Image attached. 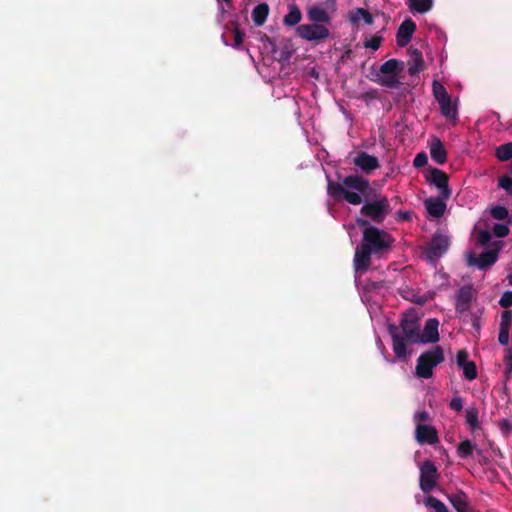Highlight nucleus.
I'll list each match as a JSON object with an SVG mask.
<instances>
[{
  "mask_svg": "<svg viewBox=\"0 0 512 512\" xmlns=\"http://www.w3.org/2000/svg\"><path fill=\"white\" fill-rule=\"evenodd\" d=\"M440 105L441 114L448 119L457 118V109L451 102V97L438 102Z\"/></svg>",
  "mask_w": 512,
  "mask_h": 512,
  "instance_id": "nucleus-25",
  "label": "nucleus"
},
{
  "mask_svg": "<svg viewBox=\"0 0 512 512\" xmlns=\"http://www.w3.org/2000/svg\"><path fill=\"white\" fill-rule=\"evenodd\" d=\"M399 293L406 300H409L419 305L425 304L429 299L426 295L419 294V292L415 291L414 289L408 286L401 287L399 289Z\"/></svg>",
  "mask_w": 512,
  "mask_h": 512,
  "instance_id": "nucleus-20",
  "label": "nucleus"
},
{
  "mask_svg": "<svg viewBox=\"0 0 512 512\" xmlns=\"http://www.w3.org/2000/svg\"><path fill=\"white\" fill-rule=\"evenodd\" d=\"M233 34H234V43L233 46L236 49H241L243 45V39L245 34L240 30L237 24L234 25L233 28Z\"/></svg>",
  "mask_w": 512,
  "mask_h": 512,
  "instance_id": "nucleus-38",
  "label": "nucleus"
},
{
  "mask_svg": "<svg viewBox=\"0 0 512 512\" xmlns=\"http://www.w3.org/2000/svg\"><path fill=\"white\" fill-rule=\"evenodd\" d=\"M439 322H426L421 331L419 322L389 323L388 331L392 338V349L398 359L406 358L409 354V344L436 343L439 341Z\"/></svg>",
  "mask_w": 512,
  "mask_h": 512,
  "instance_id": "nucleus-2",
  "label": "nucleus"
},
{
  "mask_svg": "<svg viewBox=\"0 0 512 512\" xmlns=\"http://www.w3.org/2000/svg\"><path fill=\"white\" fill-rule=\"evenodd\" d=\"M498 186L504 189L508 195H512V178L508 175H503L498 179Z\"/></svg>",
  "mask_w": 512,
  "mask_h": 512,
  "instance_id": "nucleus-36",
  "label": "nucleus"
},
{
  "mask_svg": "<svg viewBox=\"0 0 512 512\" xmlns=\"http://www.w3.org/2000/svg\"><path fill=\"white\" fill-rule=\"evenodd\" d=\"M359 227H363L362 242L355 249L353 264L356 271L366 272L371 265V256L383 257L392 251L394 238L385 230L370 224L362 217L356 218Z\"/></svg>",
  "mask_w": 512,
  "mask_h": 512,
  "instance_id": "nucleus-1",
  "label": "nucleus"
},
{
  "mask_svg": "<svg viewBox=\"0 0 512 512\" xmlns=\"http://www.w3.org/2000/svg\"><path fill=\"white\" fill-rule=\"evenodd\" d=\"M491 216L496 220H507V223H512V217H509L508 209L504 206L497 205L490 209Z\"/></svg>",
  "mask_w": 512,
  "mask_h": 512,
  "instance_id": "nucleus-28",
  "label": "nucleus"
},
{
  "mask_svg": "<svg viewBox=\"0 0 512 512\" xmlns=\"http://www.w3.org/2000/svg\"><path fill=\"white\" fill-rule=\"evenodd\" d=\"M475 297V291L472 286L465 285L462 286L456 295V310L459 312H464L469 310L470 305Z\"/></svg>",
  "mask_w": 512,
  "mask_h": 512,
  "instance_id": "nucleus-12",
  "label": "nucleus"
},
{
  "mask_svg": "<svg viewBox=\"0 0 512 512\" xmlns=\"http://www.w3.org/2000/svg\"><path fill=\"white\" fill-rule=\"evenodd\" d=\"M398 216L402 220H409L410 219V213L407 212V211H405V212L399 211L398 212Z\"/></svg>",
  "mask_w": 512,
  "mask_h": 512,
  "instance_id": "nucleus-48",
  "label": "nucleus"
},
{
  "mask_svg": "<svg viewBox=\"0 0 512 512\" xmlns=\"http://www.w3.org/2000/svg\"><path fill=\"white\" fill-rule=\"evenodd\" d=\"M307 16L308 19L314 24L328 23L330 21L328 12L318 6H312L309 8Z\"/></svg>",
  "mask_w": 512,
  "mask_h": 512,
  "instance_id": "nucleus-19",
  "label": "nucleus"
},
{
  "mask_svg": "<svg viewBox=\"0 0 512 512\" xmlns=\"http://www.w3.org/2000/svg\"><path fill=\"white\" fill-rule=\"evenodd\" d=\"M349 19L354 25H357L360 20H363L367 25H372L374 22L372 14L364 8H356L350 11Z\"/></svg>",
  "mask_w": 512,
  "mask_h": 512,
  "instance_id": "nucleus-21",
  "label": "nucleus"
},
{
  "mask_svg": "<svg viewBox=\"0 0 512 512\" xmlns=\"http://www.w3.org/2000/svg\"><path fill=\"white\" fill-rule=\"evenodd\" d=\"M433 94L438 102H441L450 97L446 88L437 81H434L433 83Z\"/></svg>",
  "mask_w": 512,
  "mask_h": 512,
  "instance_id": "nucleus-34",
  "label": "nucleus"
},
{
  "mask_svg": "<svg viewBox=\"0 0 512 512\" xmlns=\"http://www.w3.org/2000/svg\"><path fill=\"white\" fill-rule=\"evenodd\" d=\"M297 35L307 41H322L328 38L330 32L322 24H302L296 28Z\"/></svg>",
  "mask_w": 512,
  "mask_h": 512,
  "instance_id": "nucleus-9",
  "label": "nucleus"
},
{
  "mask_svg": "<svg viewBox=\"0 0 512 512\" xmlns=\"http://www.w3.org/2000/svg\"><path fill=\"white\" fill-rule=\"evenodd\" d=\"M291 56V53L289 51H283L281 53V60H288Z\"/></svg>",
  "mask_w": 512,
  "mask_h": 512,
  "instance_id": "nucleus-50",
  "label": "nucleus"
},
{
  "mask_svg": "<svg viewBox=\"0 0 512 512\" xmlns=\"http://www.w3.org/2000/svg\"><path fill=\"white\" fill-rule=\"evenodd\" d=\"M269 15V6L267 3H260L252 11V20L256 26H262Z\"/></svg>",
  "mask_w": 512,
  "mask_h": 512,
  "instance_id": "nucleus-22",
  "label": "nucleus"
},
{
  "mask_svg": "<svg viewBox=\"0 0 512 512\" xmlns=\"http://www.w3.org/2000/svg\"><path fill=\"white\" fill-rule=\"evenodd\" d=\"M503 247L502 241H496L493 248L482 252L478 257L471 254L468 258V264L476 266L480 270H485L492 266L498 259L499 252Z\"/></svg>",
  "mask_w": 512,
  "mask_h": 512,
  "instance_id": "nucleus-6",
  "label": "nucleus"
},
{
  "mask_svg": "<svg viewBox=\"0 0 512 512\" xmlns=\"http://www.w3.org/2000/svg\"><path fill=\"white\" fill-rule=\"evenodd\" d=\"M427 162H428L427 155L424 152H421V153L416 154V156L413 160V165L416 168H420V167L425 166L427 164Z\"/></svg>",
  "mask_w": 512,
  "mask_h": 512,
  "instance_id": "nucleus-43",
  "label": "nucleus"
},
{
  "mask_svg": "<svg viewBox=\"0 0 512 512\" xmlns=\"http://www.w3.org/2000/svg\"><path fill=\"white\" fill-rule=\"evenodd\" d=\"M401 320L406 321V320H409V319L407 318L406 314H403V318ZM414 320H418L417 317Z\"/></svg>",
  "mask_w": 512,
  "mask_h": 512,
  "instance_id": "nucleus-53",
  "label": "nucleus"
},
{
  "mask_svg": "<svg viewBox=\"0 0 512 512\" xmlns=\"http://www.w3.org/2000/svg\"><path fill=\"white\" fill-rule=\"evenodd\" d=\"M444 351L441 346H434L422 353L416 364V375L429 379L433 376V368L444 361Z\"/></svg>",
  "mask_w": 512,
  "mask_h": 512,
  "instance_id": "nucleus-5",
  "label": "nucleus"
},
{
  "mask_svg": "<svg viewBox=\"0 0 512 512\" xmlns=\"http://www.w3.org/2000/svg\"><path fill=\"white\" fill-rule=\"evenodd\" d=\"M495 155L500 161L510 160L512 158V142H508L497 147Z\"/></svg>",
  "mask_w": 512,
  "mask_h": 512,
  "instance_id": "nucleus-29",
  "label": "nucleus"
},
{
  "mask_svg": "<svg viewBox=\"0 0 512 512\" xmlns=\"http://www.w3.org/2000/svg\"><path fill=\"white\" fill-rule=\"evenodd\" d=\"M439 473L435 464L425 460L420 466V488L424 493L431 492L437 483Z\"/></svg>",
  "mask_w": 512,
  "mask_h": 512,
  "instance_id": "nucleus-7",
  "label": "nucleus"
},
{
  "mask_svg": "<svg viewBox=\"0 0 512 512\" xmlns=\"http://www.w3.org/2000/svg\"><path fill=\"white\" fill-rule=\"evenodd\" d=\"M499 304L503 308H509L512 306V291H506L502 294Z\"/></svg>",
  "mask_w": 512,
  "mask_h": 512,
  "instance_id": "nucleus-42",
  "label": "nucleus"
},
{
  "mask_svg": "<svg viewBox=\"0 0 512 512\" xmlns=\"http://www.w3.org/2000/svg\"><path fill=\"white\" fill-rule=\"evenodd\" d=\"M466 422L471 430H475L478 427V409L475 406H471L466 409Z\"/></svg>",
  "mask_w": 512,
  "mask_h": 512,
  "instance_id": "nucleus-30",
  "label": "nucleus"
},
{
  "mask_svg": "<svg viewBox=\"0 0 512 512\" xmlns=\"http://www.w3.org/2000/svg\"><path fill=\"white\" fill-rule=\"evenodd\" d=\"M380 84L388 88H396L399 86V78L397 74L386 75L380 79Z\"/></svg>",
  "mask_w": 512,
  "mask_h": 512,
  "instance_id": "nucleus-35",
  "label": "nucleus"
},
{
  "mask_svg": "<svg viewBox=\"0 0 512 512\" xmlns=\"http://www.w3.org/2000/svg\"><path fill=\"white\" fill-rule=\"evenodd\" d=\"M430 418V415L427 411H418L414 414V422L417 424H423V422L428 421Z\"/></svg>",
  "mask_w": 512,
  "mask_h": 512,
  "instance_id": "nucleus-45",
  "label": "nucleus"
},
{
  "mask_svg": "<svg viewBox=\"0 0 512 512\" xmlns=\"http://www.w3.org/2000/svg\"><path fill=\"white\" fill-rule=\"evenodd\" d=\"M441 196L430 197L424 201L427 212L434 218H440L444 215L446 210V201Z\"/></svg>",
  "mask_w": 512,
  "mask_h": 512,
  "instance_id": "nucleus-15",
  "label": "nucleus"
},
{
  "mask_svg": "<svg viewBox=\"0 0 512 512\" xmlns=\"http://www.w3.org/2000/svg\"><path fill=\"white\" fill-rule=\"evenodd\" d=\"M468 357H469V355H468V352L466 349L459 350L456 354L457 366L460 368L463 365H465V363H468L469 362Z\"/></svg>",
  "mask_w": 512,
  "mask_h": 512,
  "instance_id": "nucleus-41",
  "label": "nucleus"
},
{
  "mask_svg": "<svg viewBox=\"0 0 512 512\" xmlns=\"http://www.w3.org/2000/svg\"><path fill=\"white\" fill-rule=\"evenodd\" d=\"M360 194L363 203L360 214L376 224H381L392 211L388 198L377 194L370 184L369 189Z\"/></svg>",
  "mask_w": 512,
  "mask_h": 512,
  "instance_id": "nucleus-4",
  "label": "nucleus"
},
{
  "mask_svg": "<svg viewBox=\"0 0 512 512\" xmlns=\"http://www.w3.org/2000/svg\"><path fill=\"white\" fill-rule=\"evenodd\" d=\"M415 439L421 444L435 445L439 442L438 432L435 427L425 424H417L415 428Z\"/></svg>",
  "mask_w": 512,
  "mask_h": 512,
  "instance_id": "nucleus-11",
  "label": "nucleus"
},
{
  "mask_svg": "<svg viewBox=\"0 0 512 512\" xmlns=\"http://www.w3.org/2000/svg\"><path fill=\"white\" fill-rule=\"evenodd\" d=\"M512 322H500L498 341L501 345H508L509 331Z\"/></svg>",
  "mask_w": 512,
  "mask_h": 512,
  "instance_id": "nucleus-32",
  "label": "nucleus"
},
{
  "mask_svg": "<svg viewBox=\"0 0 512 512\" xmlns=\"http://www.w3.org/2000/svg\"><path fill=\"white\" fill-rule=\"evenodd\" d=\"M501 320H512V312L509 310L502 311Z\"/></svg>",
  "mask_w": 512,
  "mask_h": 512,
  "instance_id": "nucleus-47",
  "label": "nucleus"
},
{
  "mask_svg": "<svg viewBox=\"0 0 512 512\" xmlns=\"http://www.w3.org/2000/svg\"><path fill=\"white\" fill-rule=\"evenodd\" d=\"M507 279L509 281V284L512 285V273H510L508 276H507Z\"/></svg>",
  "mask_w": 512,
  "mask_h": 512,
  "instance_id": "nucleus-52",
  "label": "nucleus"
},
{
  "mask_svg": "<svg viewBox=\"0 0 512 512\" xmlns=\"http://www.w3.org/2000/svg\"><path fill=\"white\" fill-rule=\"evenodd\" d=\"M408 8L413 13L424 14L433 7V0H408Z\"/></svg>",
  "mask_w": 512,
  "mask_h": 512,
  "instance_id": "nucleus-23",
  "label": "nucleus"
},
{
  "mask_svg": "<svg viewBox=\"0 0 512 512\" xmlns=\"http://www.w3.org/2000/svg\"><path fill=\"white\" fill-rule=\"evenodd\" d=\"M460 368L463 370L464 377L467 380L472 381L477 378V367L473 361L465 363V365Z\"/></svg>",
  "mask_w": 512,
  "mask_h": 512,
  "instance_id": "nucleus-33",
  "label": "nucleus"
},
{
  "mask_svg": "<svg viewBox=\"0 0 512 512\" xmlns=\"http://www.w3.org/2000/svg\"><path fill=\"white\" fill-rule=\"evenodd\" d=\"M302 19V13L296 4L289 5V12L283 18V23L286 26H295Z\"/></svg>",
  "mask_w": 512,
  "mask_h": 512,
  "instance_id": "nucleus-24",
  "label": "nucleus"
},
{
  "mask_svg": "<svg viewBox=\"0 0 512 512\" xmlns=\"http://www.w3.org/2000/svg\"><path fill=\"white\" fill-rule=\"evenodd\" d=\"M382 40L383 38L381 36L374 35L364 42V46L366 48L377 50L380 47Z\"/></svg>",
  "mask_w": 512,
  "mask_h": 512,
  "instance_id": "nucleus-39",
  "label": "nucleus"
},
{
  "mask_svg": "<svg viewBox=\"0 0 512 512\" xmlns=\"http://www.w3.org/2000/svg\"><path fill=\"white\" fill-rule=\"evenodd\" d=\"M492 231H493V234L497 237V238H504L506 237L510 230H509V227L506 225V224H502V223H496L494 224L493 228H492Z\"/></svg>",
  "mask_w": 512,
  "mask_h": 512,
  "instance_id": "nucleus-37",
  "label": "nucleus"
},
{
  "mask_svg": "<svg viewBox=\"0 0 512 512\" xmlns=\"http://www.w3.org/2000/svg\"><path fill=\"white\" fill-rule=\"evenodd\" d=\"M416 30V24L412 19L404 20L397 31L396 41L400 47H405L412 39V35Z\"/></svg>",
  "mask_w": 512,
  "mask_h": 512,
  "instance_id": "nucleus-13",
  "label": "nucleus"
},
{
  "mask_svg": "<svg viewBox=\"0 0 512 512\" xmlns=\"http://www.w3.org/2000/svg\"><path fill=\"white\" fill-rule=\"evenodd\" d=\"M425 505L434 509L436 512H449L446 505L434 496H428L425 499Z\"/></svg>",
  "mask_w": 512,
  "mask_h": 512,
  "instance_id": "nucleus-31",
  "label": "nucleus"
},
{
  "mask_svg": "<svg viewBox=\"0 0 512 512\" xmlns=\"http://www.w3.org/2000/svg\"><path fill=\"white\" fill-rule=\"evenodd\" d=\"M475 445L469 440L461 441L457 446V454L460 458L466 459L473 454Z\"/></svg>",
  "mask_w": 512,
  "mask_h": 512,
  "instance_id": "nucleus-26",
  "label": "nucleus"
},
{
  "mask_svg": "<svg viewBox=\"0 0 512 512\" xmlns=\"http://www.w3.org/2000/svg\"><path fill=\"white\" fill-rule=\"evenodd\" d=\"M430 156L437 164H444L447 161V151L437 137L433 138L430 145Z\"/></svg>",
  "mask_w": 512,
  "mask_h": 512,
  "instance_id": "nucleus-18",
  "label": "nucleus"
},
{
  "mask_svg": "<svg viewBox=\"0 0 512 512\" xmlns=\"http://www.w3.org/2000/svg\"><path fill=\"white\" fill-rule=\"evenodd\" d=\"M425 178L428 183L440 190V196L443 199H449L451 197L452 191L449 188V178L444 171L431 167L425 175Z\"/></svg>",
  "mask_w": 512,
  "mask_h": 512,
  "instance_id": "nucleus-8",
  "label": "nucleus"
},
{
  "mask_svg": "<svg viewBox=\"0 0 512 512\" xmlns=\"http://www.w3.org/2000/svg\"><path fill=\"white\" fill-rule=\"evenodd\" d=\"M491 238L492 235L488 230H481L477 234V242L482 246L488 245L489 242L491 241Z\"/></svg>",
  "mask_w": 512,
  "mask_h": 512,
  "instance_id": "nucleus-40",
  "label": "nucleus"
},
{
  "mask_svg": "<svg viewBox=\"0 0 512 512\" xmlns=\"http://www.w3.org/2000/svg\"><path fill=\"white\" fill-rule=\"evenodd\" d=\"M399 67H403V62L397 59H389L380 66V72L386 75L396 74Z\"/></svg>",
  "mask_w": 512,
  "mask_h": 512,
  "instance_id": "nucleus-27",
  "label": "nucleus"
},
{
  "mask_svg": "<svg viewBox=\"0 0 512 512\" xmlns=\"http://www.w3.org/2000/svg\"><path fill=\"white\" fill-rule=\"evenodd\" d=\"M505 364V373L507 375L512 373V362H504Z\"/></svg>",
  "mask_w": 512,
  "mask_h": 512,
  "instance_id": "nucleus-49",
  "label": "nucleus"
},
{
  "mask_svg": "<svg viewBox=\"0 0 512 512\" xmlns=\"http://www.w3.org/2000/svg\"><path fill=\"white\" fill-rule=\"evenodd\" d=\"M449 248V239L445 235L434 234L428 247L425 249V257L428 261L440 258Z\"/></svg>",
  "mask_w": 512,
  "mask_h": 512,
  "instance_id": "nucleus-10",
  "label": "nucleus"
},
{
  "mask_svg": "<svg viewBox=\"0 0 512 512\" xmlns=\"http://www.w3.org/2000/svg\"><path fill=\"white\" fill-rule=\"evenodd\" d=\"M463 398L460 396L453 397L449 403L450 409L460 412L463 408Z\"/></svg>",
  "mask_w": 512,
  "mask_h": 512,
  "instance_id": "nucleus-44",
  "label": "nucleus"
},
{
  "mask_svg": "<svg viewBox=\"0 0 512 512\" xmlns=\"http://www.w3.org/2000/svg\"><path fill=\"white\" fill-rule=\"evenodd\" d=\"M448 500L457 512H473L467 494L461 490L449 495Z\"/></svg>",
  "mask_w": 512,
  "mask_h": 512,
  "instance_id": "nucleus-17",
  "label": "nucleus"
},
{
  "mask_svg": "<svg viewBox=\"0 0 512 512\" xmlns=\"http://www.w3.org/2000/svg\"><path fill=\"white\" fill-rule=\"evenodd\" d=\"M369 189V180L358 174L346 176L342 183L329 180L327 185V193L335 200L344 199L351 205L362 204L360 193H364Z\"/></svg>",
  "mask_w": 512,
  "mask_h": 512,
  "instance_id": "nucleus-3",
  "label": "nucleus"
},
{
  "mask_svg": "<svg viewBox=\"0 0 512 512\" xmlns=\"http://www.w3.org/2000/svg\"><path fill=\"white\" fill-rule=\"evenodd\" d=\"M473 326H474L475 329L479 330L480 329V322H478V321L473 322Z\"/></svg>",
  "mask_w": 512,
  "mask_h": 512,
  "instance_id": "nucleus-51",
  "label": "nucleus"
},
{
  "mask_svg": "<svg viewBox=\"0 0 512 512\" xmlns=\"http://www.w3.org/2000/svg\"><path fill=\"white\" fill-rule=\"evenodd\" d=\"M353 163L355 166L360 168L363 172L369 174L375 169L380 167L379 160L377 157L369 155L366 152H360L354 159Z\"/></svg>",
  "mask_w": 512,
  "mask_h": 512,
  "instance_id": "nucleus-14",
  "label": "nucleus"
},
{
  "mask_svg": "<svg viewBox=\"0 0 512 512\" xmlns=\"http://www.w3.org/2000/svg\"><path fill=\"white\" fill-rule=\"evenodd\" d=\"M410 59L408 61V73L415 76L424 69V60L420 50L410 47L408 49Z\"/></svg>",
  "mask_w": 512,
  "mask_h": 512,
  "instance_id": "nucleus-16",
  "label": "nucleus"
},
{
  "mask_svg": "<svg viewBox=\"0 0 512 512\" xmlns=\"http://www.w3.org/2000/svg\"><path fill=\"white\" fill-rule=\"evenodd\" d=\"M504 362H512V341L511 344L506 348L504 355Z\"/></svg>",
  "mask_w": 512,
  "mask_h": 512,
  "instance_id": "nucleus-46",
  "label": "nucleus"
}]
</instances>
